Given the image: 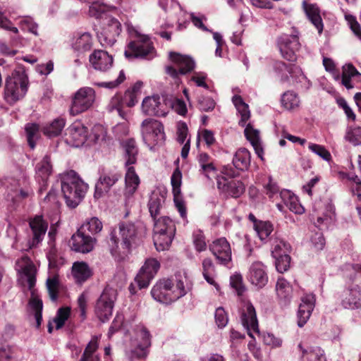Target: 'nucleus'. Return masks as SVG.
<instances>
[{
  "instance_id": "obj_19",
  "label": "nucleus",
  "mask_w": 361,
  "mask_h": 361,
  "mask_svg": "<svg viewBox=\"0 0 361 361\" xmlns=\"http://www.w3.org/2000/svg\"><path fill=\"white\" fill-rule=\"evenodd\" d=\"M217 188L225 195L233 198L240 197L245 190V186L242 181L227 179L224 177L217 180Z\"/></svg>"
},
{
  "instance_id": "obj_45",
  "label": "nucleus",
  "mask_w": 361,
  "mask_h": 361,
  "mask_svg": "<svg viewBox=\"0 0 361 361\" xmlns=\"http://www.w3.org/2000/svg\"><path fill=\"white\" fill-rule=\"evenodd\" d=\"M276 290L279 298L283 300L285 302L290 300L292 294V287L289 282H288L285 279H278L276 285Z\"/></svg>"
},
{
  "instance_id": "obj_25",
  "label": "nucleus",
  "mask_w": 361,
  "mask_h": 361,
  "mask_svg": "<svg viewBox=\"0 0 361 361\" xmlns=\"http://www.w3.org/2000/svg\"><path fill=\"white\" fill-rule=\"evenodd\" d=\"M315 305V298L313 294H306L301 298L298 312V325L302 327L310 319Z\"/></svg>"
},
{
  "instance_id": "obj_41",
  "label": "nucleus",
  "mask_w": 361,
  "mask_h": 361,
  "mask_svg": "<svg viewBox=\"0 0 361 361\" xmlns=\"http://www.w3.org/2000/svg\"><path fill=\"white\" fill-rule=\"evenodd\" d=\"M98 340V336L92 337L87 345L80 361H100L99 356L94 354L99 347Z\"/></svg>"
},
{
  "instance_id": "obj_11",
  "label": "nucleus",
  "mask_w": 361,
  "mask_h": 361,
  "mask_svg": "<svg viewBox=\"0 0 361 361\" xmlns=\"http://www.w3.org/2000/svg\"><path fill=\"white\" fill-rule=\"evenodd\" d=\"M121 177V172L116 168L100 169L99 177L95 185L94 198L99 199L108 193Z\"/></svg>"
},
{
  "instance_id": "obj_34",
  "label": "nucleus",
  "mask_w": 361,
  "mask_h": 361,
  "mask_svg": "<svg viewBox=\"0 0 361 361\" xmlns=\"http://www.w3.org/2000/svg\"><path fill=\"white\" fill-rule=\"evenodd\" d=\"M71 274L75 283L82 284L90 278L92 271L86 262H75L73 264Z\"/></svg>"
},
{
  "instance_id": "obj_35",
  "label": "nucleus",
  "mask_w": 361,
  "mask_h": 361,
  "mask_svg": "<svg viewBox=\"0 0 361 361\" xmlns=\"http://www.w3.org/2000/svg\"><path fill=\"white\" fill-rule=\"evenodd\" d=\"M298 348L301 353L302 361H326L324 350L319 346L305 348L302 343H299Z\"/></svg>"
},
{
  "instance_id": "obj_50",
  "label": "nucleus",
  "mask_w": 361,
  "mask_h": 361,
  "mask_svg": "<svg viewBox=\"0 0 361 361\" xmlns=\"http://www.w3.org/2000/svg\"><path fill=\"white\" fill-rule=\"evenodd\" d=\"M28 145L31 149L35 147V141L39 135V127L36 123H27L25 127Z\"/></svg>"
},
{
  "instance_id": "obj_52",
  "label": "nucleus",
  "mask_w": 361,
  "mask_h": 361,
  "mask_svg": "<svg viewBox=\"0 0 361 361\" xmlns=\"http://www.w3.org/2000/svg\"><path fill=\"white\" fill-rule=\"evenodd\" d=\"M103 228L102 221L97 217L87 219L80 228L84 231H89L91 234L99 233Z\"/></svg>"
},
{
  "instance_id": "obj_10",
  "label": "nucleus",
  "mask_w": 361,
  "mask_h": 361,
  "mask_svg": "<svg viewBox=\"0 0 361 361\" xmlns=\"http://www.w3.org/2000/svg\"><path fill=\"white\" fill-rule=\"evenodd\" d=\"M95 101V91L90 87L80 88L72 97L70 114L78 115L88 110Z\"/></svg>"
},
{
  "instance_id": "obj_7",
  "label": "nucleus",
  "mask_w": 361,
  "mask_h": 361,
  "mask_svg": "<svg viewBox=\"0 0 361 361\" xmlns=\"http://www.w3.org/2000/svg\"><path fill=\"white\" fill-rule=\"evenodd\" d=\"M169 58L172 64L166 66V72L175 80L176 82H178V79L180 75H185L195 67V61L189 56L170 52Z\"/></svg>"
},
{
  "instance_id": "obj_60",
  "label": "nucleus",
  "mask_w": 361,
  "mask_h": 361,
  "mask_svg": "<svg viewBox=\"0 0 361 361\" xmlns=\"http://www.w3.org/2000/svg\"><path fill=\"white\" fill-rule=\"evenodd\" d=\"M126 79L123 71H121L116 80L110 82H98L94 85L99 87H105L108 89H114L121 84Z\"/></svg>"
},
{
  "instance_id": "obj_16",
  "label": "nucleus",
  "mask_w": 361,
  "mask_h": 361,
  "mask_svg": "<svg viewBox=\"0 0 361 361\" xmlns=\"http://www.w3.org/2000/svg\"><path fill=\"white\" fill-rule=\"evenodd\" d=\"M159 262L154 258L148 259L135 277V283L140 289L148 287L150 281L159 269Z\"/></svg>"
},
{
  "instance_id": "obj_43",
  "label": "nucleus",
  "mask_w": 361,
  "mask_h": 361,
  "mask_svg": "<svg viewBox=\"0 0 361 361\" xmlns=\"http://www.w3.org/2000/svg\"><path fill=\"white\" fill-rule=\"evenodd\" d=\"M281 103L284 109L290 111L299 107L300 100L298 94L289 90L282 94Z\"/></svg>"
},
{
  "instance_id": "obj_47",
  "label": "nucleus",
  "mask_w": 361,
  "mask_h": 361,
  "mask_svg": "<svg viewBox=\"0 0 361 361\" xmlns=\"http://www.w3.org/2000/svg\"><path fill=\"white\" fill-rule=\"evenodd\" d=\"M288 75L289 78H292L295 82L302 83L306 88H309L311 85L310 80H307L302 73V69L298 66L290 64Z\"/></svg>"
},
{
  "instance_id": "obj_59",
  "label": "nucleus",
  "mask_w": 361,
  "mask_h": 361,
  "mask_svg": "<svg viewBox=\"0 0 361 361\" xmlns=\"http://www.w3.org/2000/svg\"><path fill=\"white\" fill-rule=\"evenodd\" d=\"M274 258L276 259V268L279 272L283 273L288 270L290 262V257L288 255H280Z\"/></svg>"
},
{
  "instance_id": "obj_22",
  "label": "nucleus",
  "mask_w": 361,
  "mask_h": 361,
  "mask_svg": "<svg viewBox=\"0 0 361 361\" xmlns=\"http://www.w3.org/2000/svg\"><path fill=\"white\" fill-rule=\"evenodd\" d=\"M29 225L32 233V238L29 240L30 248L37 246L44 239L48 228V224L42 216L31 219Z\"/></svg>"
},
{
  "instance_id": "obj_2",
  "label": "nucleus",
  "mask_w": 361,
  "mask_h": 361,
  "mask_svg": "<svg viewBox=\"0 0 361 361\" xmlns=\"http://www.w3.org/2000/svg\"><path fill=\"white\" fill-rule=\"evenodd\" d=\"M61 187L66 202L71 208L78 205L88 189V185L74 171L61 176Z\"/></svg>"
},
{
  "instance_id": "obj_48",
  "label": "nucleus",
  "mask_w": 361,
  "mask_h": 361,
  "mask_svg": "<svg viewBox=\"0 0 361 361\" xmlns=\"http://www.w3.org/2000/svg\"><path fill=\"white\" fill-rule=\"evenodd\" d=\"M108 9L109 8L106 4L100 1H93L90 6L89 14L92 17L103 20L106 16H109L106 13Z\"/></svg>"
},
{
  "instance_id": "obj_14",
  "label": "nucleus",
  "mask_w": 361,
  "mask_h": 361,
  "mask_svg": "<svg viewBox=\"0 0 361 361\" xmlns=\"http://www.w3.org/2000/svg\"><path fill=\"white\" fill-rule=\"evenodd\" d=\"M152 298L159 302L170 304L176 301L171 279H163L156 283L151 290Z\"/></svg>"
},
{
  "instance_id": "obj_31",
  "label": "nucleus",
  "mask_w": 361,
  "mask_h": 361,
  "mask_svg": "<svg viewBox=\"0 0 361 361\" xmlns=\"http://www.w3.org/2000/svg\"><path fill=\"white\" fill-rule=\"evenodd\" d=\"M197 160L200 166V172L208 179L217 176V168L214 159L204 152L199 154Z\"/></svg>"
},
{
  "instance_id": "obj_8",
  "label": "nucleus",
  "mask_w": 361,
  "mask_h": 361,
  "mask_svg": "<svg viewBox=\"0 0 361 361\" xmlns=\"http://www.w3.org/2000/svg\"><path fill=\"white\" fill-rule=\"evenodd\" d=\"M121 32V23L114 17L106 16L102 21L101 30L97 33V37L102 46L111 47Z\"/></svg>"
},
{
  "instance_id": "obj_20",
  "label": "nucleus",
  "mask_w": 361,
  "mask_h": 361,
  "mask_svg": "<svg viewBox=\"0 0 361 361\" xmlns=\"http://www.w3.org/2000/svg\"><path fill=\"white\" fill-rule=\"evenodd\" d=\"M142 111L148 116H165L167 114L166 105L158 95L145 97L142 103Z\"/></svg>"
},
{
  "instance_id": "obj_49",
  "label": "nucleus",
  "mask_w": 361,
  "mask_h": 361,
  "mask_svg": "<svg viewBox=\"0 0 361 361\" xmlns=\"http://www.w3.org/2000/svg\"><path fill=\"white\" fill-rule=\"evenodd\" d=\"M46 285L51 300L56 301L59 288V276L57 274L50 275L47 279Z\"/></svg>"
},
{
  "instance_id": "obj_64",
  "label": "nucleus",
  "mask_w": 361,
  "mask_h": 361,
  "mask_svg": "<svg viewBox=\"0 0 361 361\" xmlns=\"http://www.w3.org/2000/svg\"><path fill=\"white\" fill-rule=\"evenodd\" d=\"M18 357L14 350L11 347L0 350V361H17Z\"/></svg>"
},
{
  "instance_id": "obj_13",
  "label": "nucleus",
  "mask_w": 361,
  "mask_h": 361,
  "mask_svg": "<svg viewBox=\"0 0 361 361\" xmlns=\"http://www.w3.org/2000/svg\"><path fill=\"white\" fill-rule=\"evenodd\" d=\"M278 46L283 58L295 61L296 52L300 49L298 32L294 30L290 35H283L278 39Z\"/></svg>"
},
{
  "instance_id": "obj_21",
  "label": "nucleus",
  "mask_w": 361,
  "mask_h": 361,
  "mask_svg": "<svg viewBox=\"0 0 361 361\" xmlns=\"http://www.w3.org/2000/svg\"><path fill=\"white\" fill-rule=\"evenodd\" d=\"M209 250L219 264L226 265L231 261V246L225 238L213 241L209 245Z\"/></svg>"
},
{
  "instance_id": "obj_51",
  "label": "nucleus",
  "mask_w": 361,
  "mask_h": 361,
  "mask_svg": "<svg viewBox=\"0 0 361 361\" xmlns=\"http://www.w3.org/2000/svg\"><path fill=\"white\" fill-rule=\"evenodd\" d=\"M254 228L262 241L266 240L273 231V226L267 221H259L254 225Z\"/></svg>"
},
{
  "instance_id": "obj_56",
  "label": "nucleus",
  "mask_w": 361,
  "mask_h": 361,
  "mask_svg": "<svg viewBox=\"0 0 361 361\" xmlns=\"http://www.w3.org/2000/svg\"><path fill=\"white\" fill-rule=\"evenodd\" d=\"M71 313V309L68 307H61L58 310L56 315L54 319V322L56 324V329L63 327L66 321L68 319Z\"/></svg>"
},
{
  "instance_id": "obj_42",
  "label": "nucleus",
  "mask_w": 361,
  "mask_h": 361,
  "mask_svg": "<svg viewBox=\"0 0 361 361\" xmlns=\"http://www.w3.org/2000/svg\"><path fill=\"white\" fill-rule=\"evenodd\" d=\"M164 202V196L160 192H153L150 196L148 207L151 216L154 220L159 214V210Z\"/></svg>"
},
{
  "instance_id": "obj_33",
  "label": "nucleus",
  "mask_w": 361,
  "mask_h": 361,
  "mask_svg": "<svg viewBox=\"0 0 361 361\" xmlns=\"http://www.w3.org/2000/svg\"><path fill=\"white\" fill-rule=\"evenodd\" d=\"M36 178L41 179L42 183H39L40 187L39 192L42 193L47 188V180L51 173V164L50 157L46 155L35 167Z\"/></svg>"
},
{
  "instance_id": "obj_24",
  "label": "nucleus",
  "mask_w": 361,
  "mask_h": 361,
  "mask_svg": "<svg viewBox=\"0 0 361 361\" xmlns=\"http://www.w3.org/2000/svg\"><path fill=\"white\" fill-rule=\"evenodd\" d=\"M89 61L95 70L106 72L112 67L114 59L106 51L97 49L90 55Z\"/></svg>"
},
{
  "instance_id": "obj_37",
  "label": "nucleus",
  "mask_w": 361,
  "mask_h": 361,
  "mask_svg": "<svg viewBox=\"0 0 361 361\" xmlns=\"http://www.w3.org/2000/svg\"><path fill=\"white\" fill-rule=\"evenodd\" d=\"M303 8L307 16L315 26L319 34L323 31V23L319 14V9L315 4H308L305 1L302 2Z\"/></svg>"
},
{
  "instance_id": "obj_46",
  "label": "nucleus",
  "mask_w": 361,
  "mask_h": 361,
  "mask_svg": "<svg viewBox=\"0 0 361 361\" xmlns=\"http://www.w3.org/2000/svg\"><path fill=\"white\" fill-rule=\"evenodd\" d=\"M29 305L33 312L34 317L36 320V326L38 328L40 326L42 321V301L37 296L32 295L29 301Z\"/></svg>"
},
{
  "instance_id": "obj_18",
  "label": "nucleus",
  "mask_w": 361,
  "mask_h": 361,
  "mask_svg": "<svg viewBox=\"0 0 361 361\" xmlns=\"http://www.w3.org/2000/svg\"><path fill=\"white\" fill-rule=\"evenodd\" d=\"M85 232L80 228L72 235L70 246L73 250L77 252L88 253L93 250L97 240L86 235Z\"/></svg>"
},
{
  "instance_id": "obj_1",
  "label": "nucleus",
  "mask_w": 361,
  "mask_h": 361,
  "mask_svg": "<svg viewBox=\"0 0 361 361\" xmlns=\"http://www.w3.org/2000/svg\"><path fill=\"white\" fill-rule=\"evenodd\" d=\"M141 242L137 227L130 222H122L118 229H113L108 240L109 252L117 262L127 259Z\"/></svg>"
},
{
  "instance_id": "obj_61",
  "label": "nucleus",
  "mask_w": 361,
  "mask_h": 361,
  "mask_svg": "<svg viewBox=\"0 0 361 361\" xmlns=\"http://www.w3.org/2000/svg\"><path fill=\"white\" fill-rule=\"evenodd\" d=\"M230 284L235 289L238 295H241L245 290L243 284V279L240 274H234L230 278Z\"/></svg>"
},
{
  "instance_id": "obj_6",
  "label": "nucleus",
  "mask_w": 361,
  "mask_h": 361,
  "mask_svg": "<svg viewBox=\"0 0 361 361\" xmlns=\"http://www.w3.org/2000/svg\"><path fill=\"white\" fill-rule=\"evenodd\" d=\"M27 77L23 72L16 71L6 79L4 98L9 104L22 99L27 90Z\"/></svg>"
},
{
  "instance_id": "obj_36",
  "label": "nucleus",
  "mask_w": 361,
  "mask_h": 361,
  "mask_svg": "<svg viewBox=\"0 0 361 361\" xmlns=\"http://www.w3.org/2000/svg\"><path fill=\"white\" fill-rule=\"evenodd\" d=\"M279 197L291 212L298 214L304 212V207L299 202L298 197L291 193L290 191L287 190H281Z\"/></svg>"
},
{
  "instance_id": "obj_54",
  "label": "nucleus",
  "mask_w": 361,
  "mask_h": 361,
  "mask_svg": "<svg viewBox=\"0 0 361 361\" xmlns=\"http://www.w3.org/2000/svg\"><path fill=\"white\" fill-rule=\"evenodd\" d=\"M123 106L124 104L122 96L116 94L111 99L106 108L109 112L116 111L121 117L124 118V113L122 110Z\"/></svg>"
},
{
  "instance_id": "obj_32",
  "label": "nucleus",
  "mask_w": 361,
  "mask_h": 361,
  "mask_svg": "<svg viewBox=\"0 0 361 361\" xmlns=\"http://www.w3.org/2000/svg\"><path fill=\"white\" fill-rule=\"evenodd\" d=\"M182 173L179 169H176L171 178V182L173 187V192L174 195V203L177 208L180 216L183 219L186 217V209L183 204V202L178 197V195L180 192Z\"/></svg>"
},
{
  "instance_id": "obj_4",
  "label": "nucleus",
  "mask_w": 361,
  "mask_h": 361,
  "mask_svg": "<svg viewBox=\"0 0 361 361\" xmlns=\"http://www.w3.org/2000/svg\"><path fill=\"white\" fill-rule=\"evenodd\" d=\"M151 334L143 326L135 329V336L130 340V348L126 350V356L130 361L133 359L145 358L151 346Z\"/></svg>"
},
{
  "instance_id": "obj_57",
  "label": "nucleus",
  "mask_w": 361,
  "mask_h": 361,
  "mask_svg": "<svg viewBox=\"0 0 361 361\" xmlns=\"http://www.w3.org/2000/svg\"><path fill=\"white\" fill-rule=\"evenodd\" d=\"M308 148L312 152L318 155L324 161H331V155L330 152L324 146L314 143H310L308 145Z\"/></svg>"
},
{
  "instance_id": "obj_3",
  "label": "nucleus",
  "mask_w": 361,
  "mask_h": 361,
  "mask_svg": "<svg viewBox=\"0 0 361 361\" xmlns=\"http://www.w3.org/2000/svg\"><path fill=\"white\" fill-rule=\"evenodd\" d=\"M130 38L124 54L126 58H148L154 54V48L147 35H142L132 24L126 23Z\"/></svg>"
},
{
  "instance_id": "obj_5",
  "label": "nucleus",
  "mask_w": 361,
  "mask_h": 361,
  "mask_svg": "<svg viewBox=\"0 0 361 361\" xmlns=\"http://www.w3.org/2000/svg\"><path fill=\"white\" fill-rule=\"evenodd\" d=\"M154 226V242L157 249L165 250L171 245L176 233L174 222L168 216L155 219Z\"/></svg>"
},
{
  "instance_id": "obj_28",
  "label": "nucleus",
  "mask_w": 361,
  "mask_h": 361,
  "mask_svg": "<svg viewBox=\"0 0 361 361\" xmlns=\"http://www.w3.org/2000/svg\"><path fill=\"white\" fill-rule=\"evenodd\" d=\"M248 279L252 284L257 288H263L268 282L265 266L259 262L252 263L250 267Z\"/></svg>"
},
{
  "instance_id": "obj_9",
  "label": "nucleus",
  "mask_w": 361,
  "mask_h": 361,
  "mask_svg": "<svg viewBox=\"0 0 361 361\" xmlns=\"http://www.w3.org/2000/svg\"><path fill=\"white\" fill-rule=\"evenodd\" d=\"M116 297V290L107 286L97 299L95 305V314L102 322L108 320L112 315Z\"/></svg>"
},
{
  "instance_id": "obj_29",
  "label": "nucleus",
  "mask_w": 361,
  "mask_h": 361,
  "mask_svg": "<svg viewBox=\"0 0 361 361\" xmlns=\"http://www.w3.org/2000/svg\"><path fill=\"white\" fill-rule=\"evenodd\" d=\"M125 169L123 195L126 199H130L137 191L140 183V179L133 166H125Z\"/></svg>"
},
{
  "instance_id": "obj_30",
  "label": "nucleus",
  "mask_w": 361,
  "mask_h": 361,
  "mask_svg": "<svg viewBox=\"0 0 361 361\" xmlns=\"http://www.w3.org/2000/svg\"><path fill=\"white\" fill-rule=\"evenodd\" d=\"M341 304L345 309L354 310L361 307V288L357 285L350 286L345 291Z\"/></svg>"
},
{
  "instance_id": "obj_44",
  "label": "nucleus",
  "mask_w": 361,
  "mask_h": 361,
  "mask_svg": "<svg viewBox=\"0 0 361 361\" xmlns=\"http://www.w3.org/2000/svg\"><path fill=\"white\" fill-rule=\"evenodd\" d=\"M66 121L63 118H58L54 119L51 123L43 128L44 135L48 137H56L61 134L62 130L65 127Z\"/></svg>"
},
{
  "instance_id": "obj_38",
  "label": "nucleus",
  "mask_w": 361,
  "mask_h": 361,
  "mask_svg": "<svg viewBox=\"0 0 361 361\" xmlns=\"http://www.w3.org/2000/svg\"><path fill=\"white\" fill-rule=\"evenodd\" d=\"M251 162L250 152L245 148H240L233 158V164L235 169L240 171L247 170Z\"/></svg>"
},
{
  "instance_id": "obj_27",
  "label": "nucleus",
  "mask_w": 361,
  "mask_h": 361,
  "mask_svg": "<svg viewBox=\"0 0 361 361\" xmlns=\"http://www.w3.org/2000/svg\"><path fill=\"white\" fill-rule=\"evenodd\" d=\"M68 142L75 147L82 145L87 137V129L80 122H75L66 130Z\"/></svg>"
},
{
  "instance_id": "obj_55",
  "label": "nucleus",
  "mask_w": 361,
  "mask_h": 361,
  "mask_svg": "<svg viewBox=\"0 0 361 361\" xmlns=\"http://www.w3.org/2000/svg\"><path fill=\"white\" fill-rule=\"evenodd\" d=\"M290 246L288 243L283 240L275 239L272 243V255L279 257L280 255H288Z\"/></svg>"
},
{
  "instance_id": "obj_12",
  "label": "nucleus",
  "mask_w": 361,
  "mask_h": 361,
  "mask_svg": "<svg viewBox=\"0 0 361 361\" xmlns=\"http://www.w3.org/2000/svg\"><path fill=\"white\" fill-rule=\"evenodd\" d=\"M241 322L243 326L247 329L250 337L255 338L254 334L259 335L255 309L250 302H247L244 306L241 314ZM247 346L250 351L258 348L255 339L250 341Z\"/></svg>"
},
{
  "instance_id": "obj_58",
  "label": "nucleus",
  "mask_w": 361,
  "mask_h": 361,
  "mask_svg": "<svg viewBox=\"0 0 361 361\" xmlns=\"http://www.w3.org/2000/svg\"><path fill=\"white\" fill-rule=\"evenodd\" d=\"M345 138L353 145L361 144V127H355L348 129Z\"/></svg>"
},
{
  "instance_id": "obj_23",
  "label": "nucleus",
  "mask_w": 361,
  "mask_h": 361,
  "mask_svg": "<svg viewBox=\"0 0 361 361\" xmlns=\"http://www.w3.org/2000/svg\"><path fill=\"white\" fill-rule=\"evenodd\" d=\"M16 270L22 274L30 290L35 285L37 269L31 259L23 256L16 262Z\"/></svg>"
},
{
  "instance_id": "obj_53",
  "label": "nucleus",
  "mask_w": 361,
  "mask_h": 361,
  "mask_svg": "<svg viewBox=\"0 0 361 361\" xmlns=\"http://www.w3.org/2000/svg\"><path fill=\"white\" fill-rule=\"evenodd\" d=\"M289 68L290 65H287L283 61H278L274 63V70L281 82H286L289 81Z\"/></svg>"
},
{
  "instance_id": "obj_40",
  "label": "nucleus",
  "mask_w": 361,
  "mask_h": 361,
  "mask_svg": "<svg viewBox=\"0 0 361 361\" xmlns=\"http://www.w3.org/2000/svg\"><path fill=\"white\" fill-rule=\"evenodd\" d=\"M232 101L238 112L240 115L239 125L242 127H244L246 125V122L248 121L250 116V112L249 110L248 105L245 104L243 100L242 97L238 95L233 96Z\"/></svg>"
},
{
  "instance_id": "obj_15",
  "label": "nucleus",
  "mask_w": 361,
  "mask_h": 361,
  "mask_svg": "<svg viewBox=\"0 0 361 361\" xmlns=\"http://www.w3.org/2000/svg\"><path fill=\"white\" fill-rule=\"evenodd\" d=\"M142 133L145 141L154 144H161L165 138L164 126L159 121L152 118L143 121Z\"/></svg>"
},
{
  "instance_id": "obj_62",
  "label": "nucleus",
  "mask_w": 361,
  "mask_h": 361,
  "mask_svg": "<svg viewBox=\"0 0 361 361\" xmlns=\"http://www.w3.org/2000/svg\"><path fill=\"white\" fill-rule=\"evenodd\" d=\"M244 133L247 140L250 141L251 145H256V143L260 142L259 131L253 128L250 123L246 126Z\"/></svg>"
},
{
  "instance_id": "obj_39",
  "label": "nucleus",
  "mask_w": 361,
  "mask_h": 361,
  "mask_svg": "<svg viewBox=\"0 0 361 361\" xmlns=\"http://www.w3.org/2000/svg\"><path fill=\"white\" fill-rule=\"evenodd\" d=\"M123 148L124 151L125 166H131L137 162V148L135 142L129 139L123 142Z\"/></svg>"
},
{
  "instance_id": "obj_63",
  "label": "nucleus",
  "mask_w": 361,
  "mask_h": 361,
  "mask_svg": "<svg viewBox=\"0 0 361 361\" xmlns=\"http://www.w3.org/2000/svg\"><path fill=\"white\" fill-rule=\"evenodd\" d=\"M193 243L197 252H202L206 250L207 244L205 238L200 231L193 233Z\"/></svg>"
},
{
  "instance_id": "obj_26",
  "label": "nucleus",
  "mask_w": 361,
  "mask_h": 361,
  "mask_svg": "<svg viewBox=\"0 0 361 361\" xmlns=\"http://www.w3.org/2000/svg\"><path fill=\"white\" fill-rule=\"evenodd\" d=\"M173 283L176 300L185 296L192 288V281L184 270L176 273L174 282Z\"/></svg>"
},
{
  "instance_id": "obj_17",
  "label": "nucleus",
  "mask_w": 361,
  "mask_h": 361,
  "mask_svg": "<svg viewBox=\"0 0 361 361\" xmlns=\"http://www.w3.org/2000/svg\"><path fill=\"white\" fill-rule=\"evenodd\" d=\"M94 39L88 32H78L73 35L70 45L75 54L82 56L93 47Z\"/></svg>"
}]
</instances>
